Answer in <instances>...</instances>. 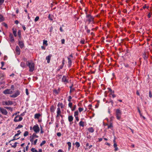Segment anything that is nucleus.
Instances as JSON below:
<instances>
[{"instance_id": "15", "label": "nucleus", "mask_w": 152, "mask_h": 152, "mask_svg": "<svg viewBox=\"0 0 152 152\" xmlns=\"http://www.w3.org/2000/svg\"><path fill=\"white\" fill-rule=\"evenodd\" d=\"M18 44L21 48H23L24 47V44L23 41H19Z\"/></svg>"}, {"instance_id": "8", "label": "nucleus", "mask_w": 152, "mask_h": 152, "mask_svg": "<svg viewBox=\"0 0 152 152\" xmlns=\"http://www.w3.org/2000/svg\"><path fill=\"white\" fill-rule=\"evenodd\" d=\"M0 112L4 115H6L8 114L7 111L6 109L1 107H0Z\"/></svg>"}, {"instance_id": "45", "label": "nucleus", "mask_w": 152, "mask_h": 152, "mask_svg": "<svg viewBox=\"0 0 152 152\" xmlns=\"http://www.w3.org/2000/svg\"><path fill=\"white\" fill-rule=\"evenodd\" d=\"M72 99V96H68V101L69 102H71Z\"/></svg>"}, {"instance_id": "59", "label": "nucleus", "mask_w": 152, "mask_h": 152, "mask_svg": "<svg viewBox=\"0 0 152 152\" xmlns=\"http://www.w3.org/2000/svg\"><path fill=\"white\" fill-rule=\"evenodd\" d=\"M3 25L5 27H6V28L7 27V24L4 23H3Z\"/></svg>"}, {"instance_id": "25", "label": "nucleus", "mask_w": 152, "mask_h": 152, "mask_svg": "<svg viewBox=\"0 0 152 152\" xmlns=\"http://www.w3.org/2000/svg\"><path fill=\"white\" fill-rule=\"evenodd\" d=\"M5 75V74L3 72H0V79H1L2 77H3Z\"/></svg>"}, {"instance_id": "24", "label": "nucleus", "mask_w": 152, "mask_h": 152, "mask_svg": "<svg viewBox=\"0 0 152 152\" xmlns=\"http://www.w3.org/2000/svg\"><path fill=\"white\" fill-rule=\"evenodd\" d=\"M53 15H52L49 14L48 16V18L49 20L52 21L53 20Z\"/></svg>"}, {"instance_id": "19", "label": "nucleus", "mask_w": 152, "mask_h": 152, "mask_svg": "<svg viewBox=\"0 0 152 152\" xmlns=\"http://www.w3.org/2000/svg\"><path fill=\"white\" fill-rule=\"evenodd\" d=\"M18 143H19L17 142H15L13 144L11 143L10 144V145H11V146L12 147L15 148L17 147V144Z\"/></svg>"}, {"instance_id": "1", "label": "nucleus", "mask_w": 152, "mask_h": 152, "mask_svg": "<svg viewBox=\"0 0 152 152\" xmlns=\"http://www.w3.org/2000/svg\"><path fill=\"white\" fill-rule=\"evenodd\" d=\"M38 137V136L35 133H34L32 135L30 136V141L31 142V145H35L36 144Z\"/></svg>"}, {"instance_id": "27", "label": "nucleus", "mask_w": 152, "mask_h": 152, "mask_svg": "<svg viewBox=\"0 0 152 152\" xmlns=\"http://www.w3.org/2000/svg\"><path fill=\"white\" fill-rule=\"evenodd\" d=\"M20 66L22 67L25 68L26 67V64L23 62H21L20 64Z\"/></svg>"}, {"instance_id": "43", "label": "nucleus", "mask_w": 152, "mask_h": 152, "mask_svg": "<svg viewBox=\"0 0 152 152\" xmlns=\"http://www.w3.org/2000/svg\"><path fill=\"white\" fill-rule=\"evenodd\" d=\"M39 19V16H37L35 18L34 20V22H37V21Z\"/></svg>"}, {"instance_id": "9", "label": "nucleus", "mask_w": 152, "mask_h": 152, "mask_svg": "<svg viewBox=\"0 0 152 152\" xmlns=\"http://www.w3.org/2000/svg\"><path fill=\"white\" fill-rule=\"evenodd\" d=\"M13 104V102L11 101H3L2 102V104L4 105H9L12 104Z\"/></svg>"}, {"instance_id": "48", "label": "nucleus", "mask_w": 152, "mask_h": 152, "mask_svg": "<svg viewBox=\"0 0 152 152\" xmlns=\"http://www.w3.org/2000/svg\"><path fill=\"white\" fill-rule=\"evenodd\" d=\"M80 42L82 44H85V40H81L80 41Z\"/></svg>"}, {"instance_id": "50", "label": "nucleus", "mask_w": 152, "mask_h": 152, "mask_svg": "<svg viewBox=\"0 0 152 152\" xmlns=\"http://www.w3.org/2000/svg\"><path fill=\"white\" fill-rule=\"evenodd\" d=\"M4 0H0V6L2 5Z\"/></svg>"}, {"instance_id": "49", "label": "nucleus", "mask_w": 152, "mask_h": 152, "mask_svg": "<svg viewBox=\"0 0 152 152\" xmlns=\"http://www.w3.org/2000/svg\"><path fill=\"white\" fill-rule=\"evenodd\" d=\"M109 91L110 92L111 94H112V93H114V91H112L111 89L110 88H109Z\"/></svg>"}, {"instance_id": "23", "label": "nucleus", "mask_w": 152, "mask_h": 152, "mask_svg": "<svg viewBox=\"0 0 152 152\" xmlns=\"http://www.w3.org/2000/svg\"><path fill=\"white\" fill-rule=\"evenodd\" d=\"M55 110V108L54 106L52 105L50 107V111L51 113H54Z\"/></svg>"}, {"instance_id": "54", "label": "nucleus", "mask_w": 152, "mask_h": 152, "mask_svg": "<svg viewBox=\"0 0 152 152\" xmlns=\"http://www.w3.org/2000/svg\"><path fill=\"white\" fill-rule=\"evenodd\" d=\"M57 135L58 137H60L61 136V134L60 132H58Z\"/></svg>"}, {"instance_id": "28", "label": "nucleus", "mask_w": 152, "mask_h": 152, "mask_svg": "<svg viewBox=\"0 0 152 152\" xmlns=\"http://www.w3.org/2000/svg\"><path fill=\"white\" fill-rule=\"evenodd\" d=\"M68 64L69 65V66H71V64H72V60L70 58H69L68 57Z\"/></svg>"}, {"instance_id": "6", "label": "nucleus", "mask_w": 152, "mask_h": 152, "mask_svg": "<svg viewBox=\"0 0 152 152\" xmlns=\"http://www.w3.org/2000/svg\"><path fill=\"white\" fill-rule=\"evenodd\" d=\"M23 119V118L20 115H17L15 118L14 121L15 122H18L21 121Z\"/></svg>"}, {"instance_id": "10", "label": "nucleus", "mask_w": 152, "mask_h": 152, "mask_svg": "<svg viewBox=\"0 0 152 152\" xmlns=\"http://www.w3.org/2000/svg\"><path fill=\"white\" fill-rule=\"evenodd\" d=\"M62 81L65 84L68 83L69 81L68 79L67 78V77L65 75H63L62 78Z\"/></svg>"}, {"instance_id": "5", "label": "nucleus", "mask_w": 152, "mask_h": 152, "mask_svg": "<svg viewBox=\"0 0 152 152\" xmlns=\"http://www.w3.org/2000/svg\"><path fill=\"white\" fill-rule=\"evenodd\" d=\"M32 129L34 132V133L36 134L38 133L40 130V129L37 124H36L33 126Z\"/></svg>"}, {"instance_id": "34", "label": "nucleus", "mask_w": 152, "mask_h": 152, "mask_svg": "<svg viewBox=\"0 0 152 152\" xmlns=\"http://www.w3.org/2000/svg\"><path fill=\"white\" fill-rule=\"evenodd\" d=\"M31 150V152H38V151L34 148H32Z\"/></svg>"}, {"instance_id": "12", "label": "nucleus", "mask_w": 152, "mask_h": 152, "mask_svg": "<svg viewBox=\"0 0 152 152\" xmlns=\"http://www.w3.org/2000/svg\"><path fill=\"white\" fill-rule=\"evenodd\" d=\"M3 93L4 94H11L12 93V91L10 89H7L4 90Z\"/></svg>"}, {"instance_id": "55", "label": "nucleus", "mask_w": 152, "mask_h": 152, "mask_svg": "<svg viewBox=\"0 0 152 152\" xmlns=\"http://www.w3.org/2000/svg\"><path fill=\"white\" fill-rule=\"evenodd\" d=\"M61 43L62 44H64L65 43V40L64 39H62L61 40Z\"/></svg>"}, {"instance_id": "17", "label": "nucleus", "mask_w": 152, "mask_h": 152, "mask_svg": "<svg viewBox=\"0 0 152 152\" xmlns=\"http://www.w3.org/2000/svg\"><path fill=\"white\" fill-rule=\"evenodd\" d=\"M52 56L51 55H49L48 56H47L46 58V59L47 60V62L48 63H49L50 62L51 58Z\"/></svg>"}, {"instance_id": "58", "label": "nucleus", "mask_w": 152, "mask_h": 152, "mask_svg": "<svg viewBox=\"0 0 152 152\" xmlns=\"http://www.w3.org/2000/svg\"><path fill=\"white\" fill-rule=\"evenodd\" d=\"M124 65L126 67H129V65L127 64H124Z\"/></svg>"}, {"instance_id": "11", "label": "nucleus", "mask_w": 152, "mask_h": 152, "mask_svg": "<svg viewBox=\"0 0 152 152\" xmlns=\"http://www.w3.org/2000/svg\"><path fill=\"white\" fill-rule=\"evenodd\" d=\"M19 135H20L18 133H17L13 137V139L9 141V143H10L12 141H13L15 140L18 139L20 138V137H19Z\"/></svg>"}, {"instance_id": "63", "label": "nucleus", "mask_w": 152, "mask_h": 152, "mask_svg": "<svg viewBox=\"0 0 152 152\" xmlns=\"http://www.w3.org/2000/svg\"><path fill=\"white\" fill-rule=\"evenodd\" d=\"M90 31V30L89 29H87L86 30V32L87 33H89Z\"/></svg>"}, {"instance_id": "13", "label": "nucleus", "mask_w": 152, "mask_h": 152, "mask_svg": "<svg viewBox=\"0 0 152 152\" xmlns=\"http://www.w3.org/2000/svg\"><path fill=\"white\" fill-rule=\"evenodd\" d=\"M20 94V91H16L15 93L12 95L10 96V97L12 98H15L18 96Z\"/></svg>"}, {"instance_id": "33", "label": "nucleus", "mask_w": 152, "mask_h": 152, "mask_svg": "<svg viewBox=\"0 0 152 152\" xmlns=\"http://www.w3.org/2000/svg\"><path fill=\"white\" fill-rule=\"evenodd\" d=\"M76 107L77 106L76 105H73V106L72 107L71 109V110L72 111H74V110H75L76 108Z\"/></svg>"}, {"instance_id": "30", "label": "nucleus", "mask_w": 152, "mask_h": 152, "mask_svg": "<svg viewBox=\"0 0 152 152\" xmlns=\"http://www.w3.org/2000/svg\"><path fill=\"white\" fill-rule=\"evenodd\" d=\"M78 114H79L77 110L74 113V116L75 117L78 116Z\"/></svg>"}, {"instance_id": "61", "label": "nucleus", "mask_w": 152, "mask_h": 152, "mask_svg": "<svg viewBox=\"0 0 152 152\" xmlns=\"http://www.w3.org/2000/svg\"><path fill=\"white\" fill-rule=\"evenodd\" d=\"M22 28L24 31L26 30V27H25V26H24V25L23 26Z\"/></svg>"}, {"instance_id": "56", "label": "nucleus", "mask_w": 152, "mask_h": 152, "mask_svg": "<svg viewBox=\"0 0 152 152\" xmlns=\"http://www.w3.org/2000/svg\"><path fill=\"white\" fill-rule=\"evenodd\" d=\"M26 94L27 95H28L29 93H28V89H26Z\"/></svg>"}, {"instance_id": "36", "label": "nucleus", "mask_w": 152, "mask_h": 152, "mask_svg": "<svg viewBox=\"0 0 152 152\" xmlns=\"http://www.w3.org/2000/svg\"><path fill=\"white\" fill-rule=\"evenodd\" d=\"M29 134V132L28 131H25L23 134V136L24 137H26Z\"/></svg>"}, {"instance_id": "32", "label": "nucleus", "mask_w": 152, "mask_h": 152, "mask_svg": "<svg viewBox=\"0 0 152 152\" xmlns=\"http://www.w3.org/2000/svg\"><path fill=\"white\" fill-rule=\"evenodd\" d=\"M23 127V126L21 124L18 125V126L15 128V129H17L19 128H21Z\"/></svg>"}, {"instance_id": "39", "label": "nucleus", "mask_w": 152, "mask_h": 152, "mask_svg": "<svg viewBox=\"0 0 152 152\" xmlns=\"http://www.w3.org/2000/svg\"><path fill=\"white\" fill-rule=\"evenodd\" d=\"M46 143L45 140H43L40 144V146H42L43 145L45 144Z\"/></svg>"}, {"instance_id": "52", "label": "nucleus", "mask_w": 152, "mask_h": 152, "mask_svg": "<svg viewBox=\"0 0 152 152\" xmlns=\"http://www.w3.org/2000/svg\"><path fill=\"white\" fill-rule=\"evenodd\" d=\"M75 117V118L76 119V120L77 121H79V118L78 117V116H76V117Z\"/></svg>"}, {"instance_id": "44", "label": "nucleus", "mask_w": 152, "mask_h": 152, "mask_svg": "<svg viewBox=\"0 0 152 152\" xmlns=\"http://www.w3.org/2000/svg\"><path fill=\"white\" fill-rule=\"evenodd\" d=\"M152 15V12H150L148 13V15H147L148 17V18H150L151 17Z\"/></svg>"}, {"instance_id": "21", "label": "nucleus", "mask_w": 152, "mask_h": 152, "mask_svg": "<svg viewBox=\"0 0 152 152\" xmlns=\"http://www.w3.org/2000/svg\"><path fill=\"white\" fill-rule=\"evenodd\" d=\"M79 125L80 126L83 127L85 126V122L81 120L79 123Z\"/></svg>"}, {"instance_id": "26", "label": "nucleus", "mask_w": 152, "mask_h": 152, "mask_svg": "<svg viewBox=\"0 0 152 152\" xmlns=\"http://www.w3.org/2000/svg\"><path fill=\"white\" fill-rule=\"evenodd\" d=\"M67 144L68 146V150H70L71 147V143L70 142H67Z\"/></svg>"}, {"instance_id": "41", "label": "nucleus", "mask_w": 152, "mask_h": 152, "mask_svg": "<svg viewBox=\"0 0 152 152\" xmlns=\"http://www.w3.org/2000/svg\"><path fill=\"white\" fill-rule=\"evenodd\" d=\"M40 133L41 134H43L44 132V131L43 130V128L42 127L40 126Z\"/></svg>"}, {"instance_id": "29", "label": "nucleus", "mask_w": 152, "mask_h": 152, "mask_svg": "<svg viewBox=\"0 0 152 152\" xmlns=\"http://www.w3.org/2000/svg\"><path fill=\"white\" fill-rule=\"evenodd\" d=\"M10 40L12 42H13L14 41V39L12 35L10 37Z\"/></svg>"}, {"instance_id": "37", "label": "nucleus", "mask_w": 152, "mask_h": 152, "mask_svg": "<svg viewBox=\"0 0 152 152\" xmlns=\"http://www.w3.org/2000/svg\"><path fill=\"white\" fill-rule=\"evenodd\" d=\"M75 145H76V146L78 148L80 146V144L78 142H76L75 143Z\"/></svg>"}, {"instance_id": "20", "label": "nucleus", "mask_w": 152, "mask_h": 152, "mask_svg": "<svg viewBox=\"0 0 152 152\" xmlns=\"http://www.w3.org/2000/svg\"><path fill=\"white\" fill-rule=\"evenodd\" d=\"M41 116V115L40 113H36L34 115V118L35 119H38Z\"/></svg>"}, {"instance_id": "2", "label": "nucleus", "mask_w": 152, "mask_h": 152, "mask_svg": "<svg viewBox=\"0 0 152 152\" xmlns=\"http://www.w3.org/2000/svg\"><path fill=\"white\" fill-rule=\"evenodd\" d=\"M27 66L29 68V71L30 72H32L34 69L35 64L31 60L27 61Z\"/></svg>"}, {"instance_id": "31", "label": "nucleus", "mask_w": 152, "mask_h": 152, "mask_svg": "<svg viewBox=\"0 0 152 152\" xmlns=\"http://www.w3.org/2000/svg\"><path fill=\"white\" fill-rule=\"evenodd\" d=\"M113 128V125L111 123L110 125H108V126L107 128L109 129H112V128Z\"/></svg>"}, {"instance_id": "47", "label": "nucleus", "mask_w": 152, "mask_h": 152, "mask_svg": "<svg viewBox=\"0 0 152 152\" xmlns=\"http://www.w3.org/2000/svg\"><path fill=\"white\" fill-rule=\"evenodd\" d=\"M83 108L82 107H79L78 108V110L80 112H81L82 111H83Z\"/></svg>"}, {"instance_id": "40", "label": "nucleus", "mask_w": 152, "mask_h": 152, "mask_svg": "<svg viewBox=\"0 0 152 152\" xmlns=\"http://www.w3.org/2000/svg\"><path fill=\"white\" fill-rule=\"evenodd\" d=\"M48 41L46 40H44L43 41V45H46V46H47L48 44L47 43Z\"/></svg>"}, {"instance_id": "62", "label": "nucleus", "mask_w": 152, "mask_h": 152, "mask_svg": "<svg viewBox=\"0 0 152 152\" xmlns=\"http://www.w3.org/2000/svg\"><path fill=\"white\" fill-rule=\"evenodd\" d=\"M55 124L56 125V127L58 128V123H56Z\"/></svg>"}, {"instance_id": "53", "label": "nucleus", "mask_w": 152, "mask_h": 152, "mask_svg": "<svg viewBox=\"0 0 152 152\" xmlns=\"http://www.w3.org/2000/svg\"><path fill=\"white\" fill-rule=\"evenodd\" d=\"M149 96L150 97V98H151L152 97V94L151 93V91H149Z\"/></svg>"}, {"instance_id": "22", "label": "nucleus", "mask_w": 152, "mask_h": 152, "mask_svg": "<svg viewBox=\"0 0 152 152\" xmlns=\"http://www.w3.org/2000/svg\"><path fill=\"white\" fill-rule=\"evenodd\" d=\"M88 131L91 133H93L94 131V130L92 127H90L88 129Z\"/></svg>"}, {"instance_id": "51", "label": "nucleus", "mask_w": 152, "mask_h": 152, "mask_svg": "<svg viewBox=\"0 0 152 152\" xmlns=\"http://www.w3.org/2000/svg\"><path fill=\"white\" fill-rule=\"evenodd\" d=\"M53 92L54 93H55V94H58V91L57 90H55L53 91Z\"/></svg>"}, {"instance_id": "14", "label": "nucleus", "mask_w": 152, "mask_h": 152, "mask_svg": "<svg viewBox=\"0 0 152 152\" xmlns=\"http://www.w3.org/2000/svg\"><path fill=\"white\" fill-rule=\"evenodd\" d=\"M73 117L72 115H69L68 117V120L69 122H70V124H72V121L73 120Z\"/></svg>"}, {"instance_id": "7", "label": "nucleus", "mask_w": 152, "mask_h": 152, "mask_svg": "<svg viewBox=\"0 0 152 152\" xmlns=\"http://www.w3.org/2000/svg\"><path fill=\"white\" fill-rule=\"evenodd\" d=\"M56 118H57L60 116L62 117L63 116L61 115V111L60 107H58L57 109Z\"/></svg>"}, {"instance_id": "64", "label": "nucleus", "mask_w": 152, "mask_h": 152, "mask_svg": "<svg viewBox=\"0 0 152 152\" xmlns=\"http://www.w3.org/2000/svg\"><path fill=\"white\" fill-rule=\"evenodd\" d=\"M58 152H64V151L61 149H59L58 151Z\"/></svg>"}, {"instance_id": "18", "label": "nucleus", "mask_w": 152, "mask_h": 152, "mask_svg": "<svg viewBox=\"0 0 152 152\" xmlns=\"http://www.w3.org/2000/svg\"><path fill=\"white\" fill-rule=\"evenodd\" d=\"M64 105L62 102H59L57 104L58 107H60L61 109L63 108L64 107Z\"/></svg>"}, {"instance_id": "4", "label": "nucleus", "mask_w": 152, "mask_h": 152, "mask_svg": "<svg viewBox=\"0 0 152 152\" xmlns=\"http://www.w3.org/2000/svg\"><path fill=\"white\" fill-rule=\"evenodd\" d=\"M87 12L86 11V17L88 18L86 20L88 22V23H90L91 22L94 21V17L92 16L91 15L87 14Z\"/></svg>"}, {"instance_id": "60", "label": "nucleus", "mask_w": 152, "mask_h": 152, "mask_svg": "<svg viewBox=\"0 0 152 152\" xmlns=\"http://www.w3.org/2000/svg\"><path fill=\"white\" fill-rule=\"evenodd\" d=\"M1 64L2 67L4 65V63L3 61H1Z\"/></svg>"}, {"instance_id": "35", "label": "nucleus", "mask_w": 152, "mask_h": 152, "mask_svg": "<svg viewBox=\"0 0 152 152\" xmlns=\"http://www.w3.org/2000/svg\"><path fill=\"white\" fill-rule=\"evenodd\" d=\"M72 102H69V103L68 104V106L71 108V109L72 107Z\"/></svg>"}, {"instance_id": "16", "label": "nucleus", "mask_w": 152, "mask_h": 152, "mask_svg": "<svg viewBox=\"0 0 152 152\" xmlns=\"http://www.w3.org/2000/svg\"><path fill=\"white\" fill-rule=\"evenodd\" d=\"M15 51L17 54L20 55V49L18 46H17L16 47Z\"/></svg>"}, {"instance_id": "57", "label": "nucleus", "mask_w": 152, "mask_h": 152, "mask_svg": "<svg viewBox=\"0 0 152 152\" xmlns=\"http://www.w3.org/2000/svg\"><path fill=\"white\" fill-rule=\"evenodd\" d=\"M113 146L114 148L117 147V144L116 143H114Z\"/></svg>"}, {"instance_id": "3", "label": "nucleus", "mask_w": 152, "mask_h": 152, "mask_svg": "<svg viewBox=\"0 0 152 152\" xmlns=\"http://www.w3.org/2000/svg\"><path fill=\"white\" fill-rule=\"evenodd\" d=\"M115 116L117 119L118 120H120L121 118L122 115V112L120 109H117L115 111Z\"/></svg>"}, {"instance_id": "38", "label": "nucleus", "mask_w": 152, "mask_h": 152, "mask_svg": "<svg viewBox=\"0 0 152 152\" xmlns=\"http://www.w3.org/2000/svg\"><path fill=\"white\" fill-rule=\"evenodd\" d=\"M4 107L7 109L9 110L11 112L12 111V109L10 107Z\"/></svg>"}, {"instance_id": "46", "label": "nucleus", "mask_w": 152, "mask_h": 152, "mask_svg": "<svg viewBox=\"0 0 152 152\" xmlns=\"http://www.w3.org/2000/svg\"><path fill=\"white\" fill-rule=\"evenodd\" d=\"M13 34H14V36L15 37H16L17 35V32H16V31H15L13 30Z\"/></svg>"}, {"instance_id": "42", "label": "nucleus", "mask_w": 152, "mask_h": 152, "mask_svg": "<svg viewBox=\"0 0 152 152\" xmlns=\"http://www.w3.org/2000/svg\"><path fill=\"white\" fill-rule=\"evenodd\" d=\"M4 20L3 17L1 15H0V22H1Z\"/></svg>"}]
</instances>
